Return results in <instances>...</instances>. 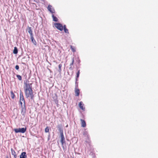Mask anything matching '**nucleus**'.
Instances as JSON below:
<instances>
[{
	"label": "nucleus",
	"mask_w": 158,
	"mask_h": 158,
	"mask_svg": "<svg viewBox=\"0 0 158 158\" xmlns=\"http://www.w3.org/2000/svg\"><path fill=\"white\" fill-rule=\"evenodd\" d=\"M25 88L24 91L26 97L27 98H30L32 100L33 99L34 95L32 89V83H24Z\"/></svg>",
	"instance_id": "nucleus-1"
},
{
	"label": "nucleus",
	"mask_w": 158,
	"mask_h": 158,
	"mask_svg": "<svg viewBox=\"0 0 158 158\" xmlns=\"http://www.w3.org/2000/svg\"><path fill=\"white\" fill-rule=\"evenodd\" d=\"M26 129L27 128L25 127V128H15L14 129V131L16 133L20 132L23 133L25 132Z\"/></svg>",
	"instance_id": "nucleus-2"
},
{
	"label": "nucleus",
	"mask_w": 158,
	"mask_h": 158,
	"mask_svg": "<svg viewBox=\"0 0 158 158\" xmlns=\"http://www.w3.org/2000/svg\"><path fill=\"white\" fill-rule=\"evenodd\" d=\"M55 27L59 30L62 31L63 30V26L60 23H56L54 24Z\"/></svg>",
	"instance_id": "nucleus-3"
},
{
	"label": "nucleus",
	"mask_w": 158,
	"mask_h": 158,
	"mask_svg": "<svg viewBox=\"0 0 158 158\" xmlns=\"http://www.w3.org/2000/svg\"><path fill=\"white\" fill-rule=\"evenodd\" d=\"M26 108L25 104L23 105L21 107V114L23 116H24L26 113Z\"/></svg>",
	"instance_id": "nucleus-4"
},
{
	"label": "nucleus",
	"mask_w": 158,
	"mask_h": 158,
	"mask_svg": "<svg viewBox=\"0 0 158 158\" xmlns=\"http://www.w3.org/2000/svg\"><path fill=\"white\" fill-rule=\"evenodd\" d=\"M20 101H23L24 103L23 105L25 104V101L24 99L23 96V92L21 91L20 92Z\"/></svg>",
	"instance_id": "nucleus-5"
},
{
	"label": "nucleus",
	"mask_w": 158,
	"mask_h": 158,
	"mask_svg": "<svg viewBox=\"0 0 158 158\" xmlns=\"http://www.w3.org/2000/svg\"><path fill=\"white\" fill-rule=\"evenodd\" d=\"M27 31L30 35L31 37L34 36L33 34L32 33V31L31 27H28L27 29Z\"/></svg>",
	"instance_id": "nucleus-6"
},
{
	"label": "nucleus",
	"mask_w": 158,
	"mask_h": 158,
	"mask_svg": "<svg viewBox=\"0 0 158 158\" xmlns=\"http://www.w3.org/2000/svg\"><path fill=\"white\" fill-rule=\"evenodd\" d=\"M52 7V6L51 5H49L47 8L48 10L52 13H55V10L53 8H51Z\"/></svg>",
	"instance_id": "nucleus-7"
},
{
	"label": "nucleus",
	"mask_w": 158,
	"mask_h": 158,
	"mask_svg": "<svg viewBox=\"0 0 158 158\" xmlns=\"http://www.w3.org/2000/svg\"><path fill=\"white\" fill-rule=\"evenodd\" d=\"M60 135L61 137L60 142L63 145L64 143L65 142L64 137L63 133L60 134Z\"/></svg>",
	"instance_id": "nucleus-8"
},
{
	"label": "nucleus",
	"mask_w": 158,
	"mask_h": 158,
	"mask_svg": "<svg viewBox=\"0 0 158 158\" xmlns=\"http://www.w3.org/2000/svg\"><path fill=\"white\" fill-rule=\"evenodd\" d=\"M79 106L80 109H81L83 110H85V108L84 107H83L84 104H83L82 102H81L79 103Z\"/></svg>",
	"instance_id": "nucleus-9"
},
{
	"label": "nucleus",
	"mask_w": 158,
	"mask_h": 158,
	"mask_svg": "<svg viewBox=\"0 0 158 158\" xmlns=\"http://www.w3.org/2000/svg\"><path fill=\"white\" fill-rule=\"evenodd\" d=\"M27 157L26 153L25 152H22L20 156V158H27Z\"/></svg>",
	"instance_id": "nucleus-10"
},
{
	"label": "nucleus",
	"mask_w": 158,
	"mask_h": 158,
	"mask_svg": "<svg viewBox=\"0 0 158 158\" xmlns=\"http://www.w3.org/2000/svg\"><path fill=\"white\" fill-rule=\"evenodd\" d=\"M80 120L81 122V127H85L86 126V124L85 121L81 119Z\"/></svg>",
	"instance_id": "nucleus-11"
},
{
	"label": "nucleus",
	"mask_w": 158,
	"mask_h": 158,
	"mask_svg": "<svg viewBox=\"0 0 158 158\" xmlns=\"http://www.w3.org/2000/svg\"><path fill=\"white\" fill-rule=\"evenodd\" d=\"M75 93L76 94V96H78L80 94V90L78 89L75 88Z\"/></svg>",
	"instance_id": "nucleus-12"
},
{
	"label": "nucleus",
	"mask_w": 158,
	"mask_h": 158,
	"mask_svg": "<svg viewBox=\"0 0 158 158\" xmlns=\"http://www.w3.org/2000/svg\"><path fill=\"white\" fill-rule=\"evenodd\" d=\"M57 128L58 129L60 133V134L63 133V130L60 125H58L57 127Z\"/></svg>",
	"instance_id": "nucleus-13"
},
{
	"label": "nucleus",
	"mask_w": 158,
	"mask_h": 158,
	"mask_svg": "<svg viewBox=\"0 0 158 158\" xmlns=\"http://www.w3.org/2000/svg\"><path fill=\"white\" fill-rule=\"evenodd\" d=\"M11 154L13 155L14 158H16L17 155L16 154L15 152V151L12 149H11Z\"/></svg>",
	"instance_id": "nucleus-14"
},
{
	"label": "nucleus",
	"mask_w": 158,
	"mask_h": 158,
	"mask_svg": "<svg viewBox=\"0 0 158 158\" xmlns=\"http://www.w3.org/2000/svg\"><path fill=\"white\" fill-rule=\"evenodd\" d=\"M31 40L32 42L33 43V44L36 45V42L35 40L34 39L33 36L31 37Z\"/></svg>",
	"instance_id": "nucleus-15"
},
{
	"label": "nucleus",
	"mask_w": 158,
	"mask_h": 158,
	"mask_svg": "<svg viewBox=\"0 0 158 158\" xmlns=\"http://www.w3.org/2000/svg\"><path fill=\"white\" fill-rule=\"evenodd\" d=\"M74 62V58H73L72 59V62L70 64V65H69L70 66V67L69 68V69H71V70L72 69H72V65L73 64Z\"/></svg>",
	"instance_id": "nucleus-16"
},
{
	"label": "nucleus",
	"mask_w": 158,
	"mask_h": 158,
	"mask_svg": "<svg viewBox=\"0 0 158 158\" xmlns=\"http://www.w3.org/2000/svg\"><path fill=\"white\" fill-rule=\"evenodd\" d=\"M18 51L16 47H15L13 50V53L14 54H17L18 53Z\"/></svg>",
	"instance_id": "nucleus-17"
},
{
	"label": "nucleus",
	"mask_w": 158,
	"mask_h": 158,
	"mask_svg": "<svg viewBox=\"0 0 158 158\" xmlns=\"http://www.w3.org/2000/svg\"><path fill=\"white\" fill-rule=\"evenodd\" d=\"M52 16L53 18V21L55 22L58 21V19L56 17H55L54 15H52Z\"/></svg>",
	"instance_id": "nucleus-18"
},
{
	"label": "nucleus",
	"mask_w": 158,
	"mask_h": 158,
	"mask_svg": "<svg viewBox=\"0 0 158 158\" xmlns=\"http://www.w3.org/2000/svg\"><path fill=\"white\" fill-rule=\"evenodd\" d=\"M10 94L11 98L13 99H14L15 97V95L12 91H11Z\"/></svg>",
	"instance_id": "nucleus-19"
},
{
	"label": "nucleus",
	"mask_w": 158,
	"mask_h": 158,
	"mask_svg": "<svg viewBox=\"0 0 158 158\" xmlns=\"http://www.w3.org/2000/svg\"><path fill=\"white\" fill-rule=\"evenodd\" d=\"M80 74V70H79L77 73V76L76 77V81H77V78H78Z\"/></svg>",
	"instance_id": "nucleus-20"
},
{
	"label": "nucleus",
	"mask_w": 158,
	"mask_h": 158,
	"mask_svg": "<svg viewBox=\"0 0 158 158\" xmlns=\"http://www.w3.org/2000/svg\"><path fill=\"white\" fill-rule=\"evenodd\" d=\"M16 77L19 80L21 81L22 80V77L20 75H17Z\"/></svg>",
	"instance_id": "nucleus-21"
},
{
	"label": "nucleus",
	"mask_w": 158,
	"mask_h": 158,
	"mask_svg": "<svg viewBox=\"0 0 158 158\" xmlns=\"http://www.w3.org/2000/svg\"><path fill=\"white\" fill-rule=\"evenodd\" d=\"M45 131L46 132H48L49 131V129L48 127H47L45 129Z\"/></svg>",
	"instance_id": "nucleus-22"
},
{
	"label": "nucleus",
	"mask_w": 158,
	"mask_h": 158,
	"mask_svg": "<svg viewBox=\"0 0 158 158\" xmlns=\"http://www.w3.org/2000/svg\"><path fill=\"white\" fill-rule=\"evenodd\" d=\"M64 31L65 33H69L68 30L67 29L65 28L64 29Z\"/></svg>",
	"instance_id": "nucleus-23"
},
{
	"label": "nucleus",
	"mask_w": 158,
	"mask_h": 158,
	"mask_svg": "<svg viewBox=\"0 0 158 158\" xmlns=\"http://www.w3.org/2000/svg\"><path fill=\"white\" fill-rule=\"evenodd\" d=\"M71 48L72 51L74 52H75L76 51V50L72 46H71Z\"/></svg>",
	"instance_id": "nucleus-24"
},
{
	"label": "nucleus",
	"mask_w": 158,
	"mask_h": 158,
	"mask_svg": "<svg viewBox=\"0 0 158 158\" xmlns=\"http://www.w3.org/2000/svg\"><path fill=\"white\" fill-rule=\"evenodd\" d=\"M88 132L87 131H84L83 132V134L84 135H87Z\"/></svg>",
	"instance_id": "nucleus-25"
},
{
	"label": "nucleus",
	"mask_w": 158,
	"mask_h": 158,
	"mask_svg": "<svg viewBox=\"0 0 158 158\" xmlns=\"http://www.w3.org/2000/svg\"><path fill=\"white\" fill-rule=\"evenodd\" d=\"M15 69L18 70L19 69V67L18 65H16L15 67Z\"/></svg>",
	"instance_id": "nucleus-26"
},
{
	"label": "nucleus",
	"mask_w": 158,
	"mask_h": 158,
	"mask_svg": "<svg viewBox=\"0 0 158 158\" xmlns=\"http://www.w3.org/2000/svg\"><path fill=\"white\" fill-rule=\"evenodd\" d=\"M62 65L61 64H60L59 65L58 67L59 69H61V68L62 67Z\"/></svg>",
	"instance_id": "nucleus-27"
},
{
	"label": "nucleus",
	"mask_w": 158,
	"mask_h": 158,
	"mask_svg": "<svg viewBox=\"0 0 158 158\" xmlns=\"http://www.w3.org/2000/svg\"><path fill=\"white\" fill-rule=\"evenodd\" d=\"M22 102L23 101H20V104H21V107H22V106H23V105H22Z\"/></svg>",
	"instance_id": "nucleus-28"
},
{
	"label": "nucleus",
	"mask_w": 158,
	"mask_h": 158,
	"mask_svg": "<svg viewBox=\"0 0 158 158\" xmlns=\"http://www.w3.org/2000/svg\"><path fill=\"white\" fill-rule=\"evenodd\" d=\"M63 27L64 28H64H66V26L65 25H64V26H63Z\"/></svg>",
	"instance_id": "nucleus-29"
},
{
	"label": "nucleus",
	"mask_w": 158,
	"mask_h": 158,
	"mask_svg": "<svg viewBox=\"0 0 158 158\" xmlns=\"http://www.w3.org/2000/svg\"><path fill=\"white\" fill-rule=\"evenodd\" d=\"M61 69H59V70H58V71L60 72V73L61 72Z\"/></svg>",
	"instance_id": "nucleus-30"
},
{
	"label": "nucleus",
	"mask_w": 158,
	"mask_h": 158,
	"mask_svg": "<svg viewBox=\"0 0 158 158\" xmlns=\"http://www.w3.org/2000/svg\"><path fill=\"white\" fill-rule=\"evenodd\" d=\"M68 125H67L66 126V127H68Z\"/></svg>",
	"instance_id": "nucleus-31"
},
{
	"label": "nucleus",
	"mask_w": 158,
	"mask_h": 158,
	"mask_svg": "<svg viewBox=\"0 0 158 158\" xmlns=\"http://www.w3.org/2000/svg\"><path fill=\"white\" fill-rule=\"evenodd\" d=\"M6 158H9L8 157H7Z\"/></svg>",
	"instance_id": "nucleus-32"
}]
</instances>
